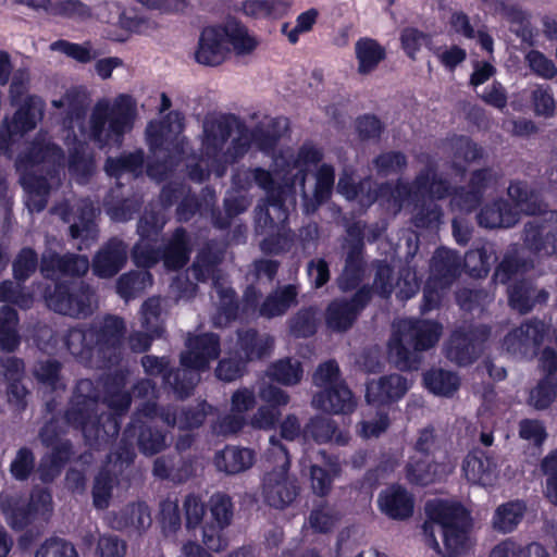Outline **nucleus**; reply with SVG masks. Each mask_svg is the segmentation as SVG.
<instances>
[{
  "label": "nucleus",
  "instance_id": "1",
  "mask_svg": "<svg viewBox=\"0 0 557 557\" xmlns=\"http://www.w3.org/2000/svg\"><path fill=\"white\" fill-rule=\"evenodd\" d=\"M323 158L322 150L312 143H305L296 153L289 149L280 150L273 156L272 171L262 168L242 170L233 177L236 187L249 188L252 183L267 194L270 208L259 207L256 212L257 227L275 228L277 235L262 240L261 250L267 253H278L288 248L290 237L285 231L284 223L288 216V206L295 203V196L299 193L304 200L305 211L312 212L325 201L334 186V169L322 164L314 177L315 186L313 199H309L305 189L307 174Z\"/></svg>",
  "mask_w": 557,
  "mask_h": 557
},
{
  "label": "nucleus",
  "instance_id": "2",
  "mask_svg": "<svg viewBox=\"0 0 557 557\" xmlns=\"http://www.w3.org/2000/svg\"><path fill=\"white\" fill-rule=\"evenodd\" d=\"M52 106L62 115L63 139L70 149L69 170L78 183H85L92 174L95 163L86 153V145L77 140L75 128L81 135H87L99 148L120 147L124 135L133 129L137 116L135 99L125 94L113 100H98L89 116L88 131L84 127L85 104L77 95L66 92L53 100Z\"/></svg>",
  "mask_w": 557,
  "mask_h": 557
},
{
  "label": "nucleus",
  "instance_id": "3",
  "mask_svg": "<svg viewBox=\"0 0 557 557\" xmlns=\"http://www.w3.org/2000/svg\"><path fill=\"white\" fill-rule=\"evenodd\" d=\"M235 120L226 116L208 117L203 123V135L199 162L190 169L189 176L201 182L210 174L221 177L227 166L242 158L251 148L271 153L277 144L283 131L286 128L284 119H271L262 122L253 129L238 128V136L232 140L226 149Z\"/></svg>",
  "mask_w": 557,
  "mask_h": 557
},
{
  "label": "nucleus",
  "instance_id": "4",
  "mask_svg": "<svg viewBox=\"0 0 557 557\" xmlns=\"http://www.w3.org/2000/svg\"><path fill=\"white\" fill-rule=\"evenodd\" d=\"M370 187L369 180L356 186L352 175L346 171L337 184L339 194L349 200L357 199L362 207L377 200L394 214L403 209H409L414 216L416 225L422 227L440 222L441 212L433 200L444 198L449 191L448 185L437 178L432 165L421 171L412 186L398 184L394 189L382 186L379 193H372Z\"/></svg>",
  "mask_w": 557,
  "mask_h": 557
},
{
  "label": "nucleus",
  "instance_id": "5",
  "mask_svg": "<svg viewBox=\"0 0 557 557\" xmlns=\"http://www.w3.org/2000/svg\"><path fill=\"white\" fill-rule=\"evenodd\" d=\"M104 397L102 405L114 411L109 416L98 417V395L90 380H82L76 386L72 408L66 412V421L79 428L88 442H106L119 433V422L114 414L125 411L131 404V397L122 388L125 385L124 374H116L103 384Z\"/></svg>",
  "mask_w": 557,
  "mask_h": 557
},
{
  "label": "nucleus",
  "instance_id": "6",
  "mask_svg": "<svg viewBox=\"0 0 557 557\" xmlns=\"http://www.w3.org/2000/svg\"><path fill=\"white\" fill-rule=\"evenodd\" d=\"M64 169V153L50 140L47 133H38L26 151L16 160L21 184L27 194L26 206L30 212L41 211L47 205L50 178L59 176Z\"/></svg>",
  "mask_w": 557,
  "mask_h": 557
},
{
  "label": "nucleus",
  "instance_id": "7",
  "mask_svg": "<svg viewBox=\"0 0 557 557\" xmlns=\"http://www.w3.org/2000/svg\"><path fill=\"white\" fill-rule=\"evenodd\" d=\"M425 513V543L437 554L443 557H457L471 548V519L461 505L433 499L426 503Z\"/></svg>",
  "mask_w": 557,
  "mask_h": 557
},
{
  "label": "nucleus",
  "instance_id": "8",
  "mask_svg": "<svg viewBox=\"0 0 557 557\" xmlns=\"http://www.w3.org/2000/svg\"><path fill=\"white\" fill-rule=\"evenodd\" d=\"M388 354L395 364L405 370L418 366L417 351L433 347L442 334V326L433 321L400 319L393 325Z\"/></svg>",
  "mask_w": 557,
  "mask_h": 557
},
{
  "label": "nucleus",
  "instance_id": "9",
  "mask_svg": "<svg viewBox=\"0 0 557 557\" xmlns=\"http://www.w3.org/2000/svg\"><path fill=\"white\" fill-rule=\"evenodd\" d=\"M219 355L220 343L214 334L189 336L186 341V350L181 355L182 369L175 374H164V380L173 386L178 396H187L199 381L198 372L207 370Z\"/></svg>",
  "mask_w": 557,
  "mask_h": 557
},
{
  "label": "nucleus",
  "instance_id": "10",
  "mask_svg": "<svg viewBox=\"0 0 557 557\" xmlns=\"http://www.w3.org/2000/svg\"><path fill=\"white\" fill-rule=\"evenodd\" d=\"M164 224V216L159 214H146L139 221L138 233L141 239L134 247L133 251L134 261L138 267L150 268L161 258L158 251L148 246L146 239L150 237L151 234L161 230ZM189 251L186 232L184 230H177L162 255L164 265L173 270L184 267L189 259Z\"/></svg>",
  "mask_w": 557,
  "mask_h": 557
},
{
  "label": "nucleus",
  "instance_id": "11",
  "mask_svg": "<svg viewBox=\"0 0 557 557\" xmlns=\"http://www.w3.org/2000/svg\"><path fill=\"white\" fill-rule=\"evenodd\" d=\"M508 196L515 202V209L509 208L503 200L485 207L478 218L481 226L510 227L517 223L519 213L534 215L545 212V206L539 195L522 182H512L508 187Z\"/></svg>",
  "mask_w": 557,
  "mask_h": 557
},
{
  "label": "nucleus",
  "instance_id": "12",
  "mask_svg": "<svg viewBox=\"0 0 557 557\" xmlns=\"http://www.w3.org/2000/svg\"><path fill=\"white\" fill-rule=\"evenodd\" d=\"M270 445L269 456L276 468L264 474L262 496L269 506L284 509L295 502L299 486L296 479L288 474L290 462L286 448L274 436L270 438Z\"/></svg>",
  "mask_w": 557,
  "mask_h": 557
},
{
  "label": "nucleus",
  "instance_id": "13",
  "mask_svg": "<svg viewBox=\"0 0 557 557\" xmlns=\"http://www.w3.org/2000/svg\"><path fill=\"white\" fill-rule=\"evenodd\" d=\"M125 325L117 317H107L98 329L82 331L71 330L65 345L70 352L82 359L98 356H107L110 350H115L124 334Z\"/></svg>",
  "mask_w": 557,
  "mask_h": 557
},
{
  "label": "nucleus",
  "instance_id": "14",
  "mask_svg": "<svg viewBox=\"0 0 557 557\" xmlns=\"http://www.w3.org/2000/svg\"><path fill=\"white\" fill-rule=\"evenodd\" d=\"M460 273V259L455 251L437 249L431 263V276L423 293V311L434 309L442 298V293Z\"/></svg>",
  "mask_w": 557,
  "mask_h": 557
},
{
  "label": "nucleus",
  "instance_id": "15",
  "mask_svg": "<svg viewBox=\"0 0 557 557\" xmlns=\"http://www.w3.org/2000/svg\"><path fill=\"white\" fill-rule=\"evenodd\" d=\"M210 516L202 524V543L212 552H221L227 546L224 530L231 525L234 505L230 496L213 494L209 499Z\"/></svg>",
  "mask_w": 557,
  "mask_h": 557
},
{
  "label": "nucleus",
  "instance_id": "16",
  "mask_svg": "<svg viewBox=\"0 0 557 557\" xmlns=\"http://www.w3.org/2000/svg\"><path fill=\"white\" fill-rule=\"evenodd\" d=\"M434 441L435 436L433 430L424 429L419 433L414 446V453L410 457L406 467V476L409 482L413 484L426 485L436 480H441L442 478L453 472L455 463L449 458H446L444 461H442V463L436 466L434 470L426 469L421 472H417V467L421 465L426 467L425 458L431 457L430 451L434 447Z\"/></svg>",
  "mask_w": 557,
  "mask_h": 557
},
{
  "label": "nucleus",
  "instance_id": "17",
  "mask_svg": "<svg viewBox=\"0 0 557 557\" xmlns=\"http://www.w3.org/2000/svg\"><path fill=\"white\" fill-rule=\"evenodd\" d=\"M50 493L44 490L32 494L27 507L18 499H9L2 508L8 524L15 530H23L33 523L46 522L52 510Z\"/></svg>",
  "mask_w": 557,
  "mask_h": 557
},
{
  "label": "nucleus",
  "instance_id": "18",
  "mask_svg": "<svg viewBox=\"0 0 557 557\" xmlns=\"http://www.w3.org/2000/svg\"><path fill=\"white\" fill-rule=\"evenodd\" d=\"M272 339L269 336H258L255 331H247L240 334L238 338L239 360L225 358L220 361L216 368V376L226 382L236 380L243 374L244 364L253 359L261 358L272 347Z\"/></svg>",
  "mask_w": 557,
  "mask_h": 557
},
{
  "label": "nucleus",
  "instance_id": "19",
  "mask_svg": "<svg viewBox=\"0 0 557 557\" xmlns=\"http://www.w3.org/2000/svg\"><path fill=\"white\" fill-rule=\"evenodd\" d=\"M183 117L178 112H170L159 121H152L146 128V140L150 150L159 158L161 151L181 153L184 138Z\"/></svg>",
  "mask_w": 557,
  "mask_h": 557
},
{
  "label": "nucleus",
  "instance_id": "20",
  "mask_svg": "<svg viewBox=\"0 0 557 557\" xmlns=\"http://www.w3.org/2000/svg\"><path fill=\"white\" fill-rule=\"evenodd\" d=\"M47 306L53 311L81 318L92 310V293L84 285H57L53 293L45 296Z\"/></svg>",
  "mask_w": 557,
  "mask_h": 557
},
{
  "label": "nucleus",
  "instance_id": "21",
  "mask_svg": "<svg viewBox=\"0 0 557 557\" xmlns=\"http://www.w3.org/2000/svg\"><path fill=\"white\" fill-rule=\"evenodd\" d=\"M44 114V102L38 97H28L25 107L16 111L11 121L0 127V149H8L23 135L35 128Z\"/></svg>",
  "mask_w": 557,
  "mask_h": 557
},
{
  "label": "nucleus",
  "instance_id": "22",
  "mask_svg": "<svg viewBox=\"0 0 557 557\" xmlns=\"http://www.w3.org/2000/svg\"><path fill=\"white\" fill-rule=\"evenodd\" d=\"M134 392L137 396L148 398V401L143 405L139 411L141 416L148 419V421H143L140 425L139 447L146 455L157 454L164 447L165 438L159 431L153 430V419L158 416V410L156 405L150 403V399L156 396V387L150 380H145L135 387Z\"/></svg>",
  "mask_w": 557,
  "mask_h": 557
},
{
  "label": "nucleus",
  "instance_id": "23",
  "mask_svg": "<svg viewBox=\"0 0 557 557\" xmlns=\"http://www.w3.org/2000/svg\"><path fill=\"white\" fill-rule=\"evenodd\" d=\"M371 298V289L367 286L357 290L350 300L339 298L333 300L325 313L326 324L334 331H346L356 321Z\"/></svg>",
  "mask_w": 557,
  "mask_h": 557
},
{
  "label": "nucleus",
  "instance_id": "24",
  "mask_svg": "<svg viewBox=\"0 0 557 557\" xmlns=\"http://www.w3.org/2000/svg\"><path fill=\"white\" fill-rule=\"evenodd\" d=\"M54 213L60 215L64 222L71 223V236L82 239V244L78 246L79 250L88 248L97 239L98 231L95 224L96 208L91 201L82 200L76 206L77 216L73 220L71 219L67 203L54 208Z\"/></svg>",
  "mask_w": 557,
  "mask_h": 557
},
{
  "label": "nucleus",
  "instance_id": "25",
  "mask_svg": "<svg viewBox=\"0 0 557 557\" xmlns=\"http://www.w3.org/2000/svg\"><path fill=\"white\" fill-rule=\"evenodd\" d=\"M230 58L221 24L208 26L200 33L194 52L195 61L203 66H219Z\"/></svg>",
  "mask_w": 557,
  "mask_h": 557
},
{
  "label": "nucleus",
  "instance_id": "26",
  "mask_svg": "<svg viewBox=\"0 0 557 557\" xmlns=\"http://www.w3.org/2000/svg\"><path fill=\"white\" fill-rule=\"evenodd\" d=\"M191 271L198 281H206L209 276L213 280L214 289L219 296V312L213 318V324L215 326H223L235 319L237 307L234 302V292L215 275L214 267L210 263H202V261L198 259L194 263Z\"/></svg>",
  "mask_w": 557,
  "mask_h": 557
},
{
  "label": "nucleus",
  "instance_id": "27",
  "mask_svg": "<svg viewBox=\"0 0 557 557\" xmlns=\"http://www.w3.org/2000/svg\"><path fill=\"white\" fill-rule=\"evenodd\" d=\"M547 329L542 321H528L504 338V347L512 355H534L543 343Z\"/></svg>",
  "mask_w": 557,
  "mask_h": 557
},
{
  "label": "nucleus",
  "instance_id": "28",
  "mask_svg": "<svg viewBox=\"0 0 557 557\" xmlns=\"http://www.w3.org/2000/svg\"><path fill=\"white\" fill-rule=\"evenodd\" d=\"M140 315L141 327L145 332H137L129 338L131 348L138 352L147 350L151 341L160 336L163 331L160 298L152 297L146 300L141 307Z\"/></svg>",
  "mask_w": 557,
  "mask_h": 557
},
{
  "label": "nucleus",
  "instance_id": "29",
  "mask_svg": "<svg viewBox=\"0 0 557 557\" xmlns=\"http://www.w3.org/2000/svg\"><path fill=\"white\" fill-rule=\"evenodd\" d=\"M525 243L530 249L541 255L557 253V211L546 213L544 223L535 221L525 226Z\"/></svg>",
  "mask_w": 557,
  "mask_h": 557
},
{
  "label": "nucleus",
  "instance_id": "30",
  "mask_svg": "<svg viewBox=\"0 0 557 557\" xmlns=\"http://www.w3.org/2000/svg\"><path fill=\"white\" fill-rule=\"evenodd\" d=\"M462 471L469 482L484 487L495 486L500 479L497 461L482 451L469 454L463 460Z\"/></svg>",
  "mask_w": 557,
  "mask_h": 557
},
{
  "label": "nucleus",
  "instance_id": "31",
  "mask_svg": "<svg viewBox=\"0 0 557 557\" xmlns=\"http://www.w3.org/2000/svg\"><path fill=\"white\" fill-rule=\"evenodd\" d=\"M40 270L47 277L83 276L89 270V260L85 256L46 252L41 258Z\"/></svg>",
  "mask_w": 557,
  "mask_h": 557
},
{
  "label": "nucleus",
  "instance_id": "32",
  "mask_svg": "<svg viewBox=\"0 0 557 557\" xmlns=\"http://www.w3.org/2000/svg\"><path fill=\"white\" fill-rule=\"evenodd\" d=\"M410 384L399 374L382 376L377 381L369 382L366 398L373 406L385 405L400 399L409 389Z\"/></svg>",
  "mask_w": 557,
  "mask_h": 557
},
{
  "label": "nucleus",
  "instance_id": "33",
  "mask_svg": "<svg viewBox=\"0 0 557 557\" xmlns=\"http://www.w3.org/2000/svg\"><path fill=\"white\" fill-rule=\"evenodd\" d=\"M312 407L334 414H347L355 410L356 400L350 389L342 382L317 393Z\"/></svg>",
  "mask_w": 557,
  "mask_h": 557
},
{
  "label": "nucleus",
  "instance_id": "34",
  "mask_svg": "<svg viewBox=\"0 0 557 557\" xmlns=\"http://www.w3.org/2000/svg\"><path fill=\"white\" fill-rule=\"evenodd\" d=\"M488 332L486 327L470 334L455 332L446 347V357L460 366L470 364L476 358L479 341L486 338Z\"/></svg>",
  "mask_w": 557,
  "mask_h": 557
},
{
  "label": "nucleus",
  "instance_id": "35",
  "mask_svg": "<svg viewBox=\"0 0 557 557\" xmlns=\"http://www.w3.org/2000/svg\"><path fill=\"white\" fill-rule=\"evenodd\" d=\"M126 258V246L123 242L113 238L109 240L96 255L92 263V270L99 277H111L121 270Z\"/></svg>",
  "mask_w": 557,
  "mask_h": 557
},
{
  "label": "nucleus",
  "instance_id": "36",
  "mask_svg": "<svg viewBox=\"0 0 557 557\" xmlns=\"http://www.w3.org/2000/svg\"><path fill=\"white\" fill-rule=\"evenodd\" d=\"M380 510L396 520L409 518L413 512V498L401 486L393 485L382 491L377 499Z\"/></svg>",
  "mask_w": 557,
  "mask_h": 557
},
{
  "label": "nucleus",
  "instance_id": "37",
  "mask_svg": "<svg viewBox=\"0 0 557 557\" xmlns=\"http://www.w3.org/2000/svg\"><path fill=\"white\" fill-rule=\"evenodd\" d=\"M221 26L230 55L231 53H234L237 57L249 55L259 46V39L257 36L243 23L232 20L222 23Z\"/></svg>",
  "mask_w": 557,
  "mask_h": 557
},
{
  "label": "nucleus",
  "instance_id": "38",
  "mask_svg": "<svg viewBox=\"0 0 557 557\" xmlns=\"http://www.w3.org/2000/svg\"><path fill=\"white\" fill-rule=\"evenodd\" d=\"M255 460L253 450L238 446H226L215 453L213 462L220 472L238 474L250 469Z\"/></svg>",
  "mask_w": 557,
  "mask_h": 557
},
{
  "label": "nucleus",
  "instance_id": "39",
  "mask_svg": "<svg viewBox=\"0 0 557 557\" xmlns=\"http://www.w3.org/2000/svg\"><path fill=\"white\" fill-rule=\"evenodd\" d=\"M151 522V513L144 503L131 504L110 519V525L113 529H129L138 533L145 532Z\"/></svg>",
  "mask_w": 557,
  "mask_h": 557
},
{
  "label": "nucleus",
  "instance_id": "40",
  "mask_svg": "<svg viewBox=\"0 0 557 557\" xmlns=\"http://www.w3.org/2000/svg\"><path fill=\"white\" fill-rule=\"evenodd\" d=\"M355 54L358 63V73L368 75L385 59L386 51L376 40L363 37L356 41Z\"/></svg>",
  "mask_w": 557,
  "mask_h": 557
},
{
  "label": "nucleus",
  "instance_id": "41",
  "mask_svg": "<svg viewBox=\"0 0 557 557\" xmlns=\"http://www.w3.org/2000/svg\"><path fill=\"white\" fill-rule=\"evenodd\" d=\"M496 181V175L491 170H481L473 173L471 177V190L466 195L456 193L453 197L451 205L461 210H472L480 200L481 191L491 186Z\"/></svg>",
  "mask_w": 557,
  "mask_h": 557
},
{
  "label": "nucleus",
  "instance_id": "42",
  "mask_svg": "<svg viewBox=\"0 0 557 557\" xmlns=\"http://www.w3.org/2000/svg\"><path fill=\"white\" fill-rule=\"evenodd\" d=\"M525 505L520 500H511L499 505L493 515L492 527L500 533L512 532L521 522Z\"/></svg>",
  "mask_w": 557,
  "mask_h": 557
},
{
  "label": "nucleus",
  "instance_id": "43",
  "mask_svg": "<svg viewBox=\"0 0 557 557\" xmlns=\"http://www.w3.org/2000/svg\"><path fill=\"white\" fill-rule=\"evenodd\" d=\"M534 289L529 282L519 281L508 289L509 305L520 313L530 311L536 302H545L548 294L545 290H539L534 296Z\"/></svg>",
  "mask_w": 557,
  "mask_h": 557
},
{
  "label": "nucleus",
  "instance_id": "44",
  "mask_svg": "<svg viewBox=\"0 0 557 557\" xmlns=\"http://www.w3.org/2000/svg\"><path fill=\"white\" fill-rule=\"evenodd\" d=\"M305 437H311L318 443L335 442L344 445L348 442V434L337 431L334 421L324 417L310 420L305 428Z\"/></svg>",
  "mask_w": 557,
  "mask_h": 557
},
{
  "label": "nucleus",
  "instance_id": "45",
  "mask_svg": "<svg viewBox=\"0 0 557 557\" xmlns=\"http://www.w3.org/2000/svg\"><path fill=\"white\" fill-rule=\"evenodd\" d=\"M297 290L293 285L276 289L260 307V315L273 318L284 314L296 302Z\"/></svg>",
  "mask_w": 557,
  "mask_h": 557
},
{
  "label": "nucleus",
  "instance_id": "46",
  "mask_svg": "<svg viewBox=\"0 0 557 557\" xmlns=\"http://www.w3.org/2000/svg\"><path fill=\"white\" fill-rule=\"evenodd\" d=\"M143 151H135L115 159H108L106 172L117 180H121L124 175L136 177L143 172Z\"/></svg>",
  "mask_w": 557,
  "mask_h": 557
},
{
  "label": "nucleus",
  "instance_id": "47",
  "mask_svg": "<svg viewBox=\"0 0 557 557\" xmlns=\"http://www.w3.org/2000/svg\"><path fill=\"white\" fill-rule=\"evenodd\" d=\"M18 318L15 310L8 306L0 308V349L13 351L20 345L17 334Z\"/></svg>",
  "mask_w": 557,
  "mask_h": 557
},
{
  "label": "nucleus",
  "instance_id": "48",
  "mask_svg": "<svg viewBox=\"0 0 557 557\" xmlns=\"http://www.w3.org/2000/svg\"><path fill=\"white\" fill-rule=\"evenodd\" d=\"M424 384L435 395L451 396L459 388L460 380L453 372L437 369L424 375Z\"/></svg>",
  "mask_w": 557,
  "mask_h": 557
},
{
  "label": "nucleus",
  "instance_id": "49",
  "mask_svg": "<svg viewBox=\"0 0 557 557\" xmlns=\"http://www.w3.org/2000/svg\"><path fill=\"white\" fill-rule=\"evenodd\" d=\"M302 368L299 361L292 359H281L271 364L267 371V375L283 384L296 385L302 377Z\"/></svg>",
  "mask_w": 557,
  "mask_h": 557
},
{
  "label": "nucleus",
  "instance_id": "50",
  "mask_svg": "<svg viewBox=\"0 0 557 557\" xmlns=\"http://www.w3.org/2000/svg\"><path fill=\"white\" fill-rule=\"evenodd\" d=\"M341 471L339 465L336 460H325L324 467H311V487L317 495L324 496L331 490L332 481L338 475Z\"/></svg>",
  "mask_w": 557,
  "mask_h": 557
},
{
  "label": "nucleus",
  "instance_id": "51",
  "mask_svg": "<svg viewBox=\"0 0 557 557\" xmlns=\"http://www.w3.org/2000/svg\"><path fill=\"white\" fill-rule=\"evenodd\" d=\"M502 14L511 24V29L524 42L533 44L534 33L530 25V15L515 5L502 3Z\"/></svg>",
  "mask_w": 557,
  "mask_h": 557
},
{
  "label": "nucleus",
  "instance_id": "52",
  "mask_svg": "<svg viewBox=\"0 0 557 557\" xmlns=\"http://www.w3.org/2000/svg\"><path fill=\"white\" fill-rule=\"evenodd\" d=\"M152 285V276L147 270H140L122 275L117 281V293L128 299Z\"/></svg>",
  "mask_w": 557,
  "mask_h": 557
},
{
  "label": "nucleus",
  "instance_id": "53",
  "mask_svg": "<svg viewBox=\"0 0 557 557\" xmlns=\"http://www.w3.org/2000/svg\"><path fill=\"white\" fill-rule=\"evenodd\" d=\"M210 408L207 404L199 405L193 411H181L177 416L176 412H161L162 420L169 425H177L181 430H189L199 426L207 416V409Z\"/></svg>",
  "mask_w": 557,
  "mask_h": 557
},
{
  "label": "nucleus",
  "instance_id": "54",
  "mask_svg": "<svg viewBox=\"0 0 557 557\" xmlns=\"http://www.w3.org/2000/svg\"><path fill=\"white\" fill-rule=\"evenodd\" d=\"M338 520V512L333 507L321 504L310 512L308 524L317 533H327L335 528Z\"/></svg>",
  "mask_w": 557,
  "mask_h": 557
},
{
  "label": "nucleus",
  "instance_id": "55",
  "mask_svg": "<svg viewBox=\"0 0 557 557\" xmlns=\"http://www.w3.org/2000/svg\"><path fill=\"white\" fill-rule=\"evenodd\" d=\"M318 17L319 11L313 8L309 9L296 17L294 26L289 23H284L281 30L287 37L288 41L295 45L298 42L300 35L312 30Z\"/></svg>",
  "mask_w": 557,
  "mask_h": 557
},
{
  "label": "nucleus",
  "instance_id": "56",
  "mask_svg": "<svg viewBox=\"0 0 557 557\" xmlns=\"http://www.w3.org/2000/svg\"><path fill=\"white\" fill-rule=\"evenodd\" d=\"M183 509L186 529L195 530L199 527L202 529V524L206 521L207 507L201 497L196 494H188L184 498Z\"/></svg>",
  "mask_w": 557,
  "mask_h": 557
},
{
  "label": "nucleus",
  "instance_id": "57",
  "mask_svg": "<svg viewBox=\"0 0 557 557\" xmlns=\"http://www.w3.org/2000/svg\"><path fill=\"white\" fill-rule=\"evenodd\" d=\"M557 391V380L545 376L530 392L529 404L535 409H546L554 400Z\"/></svg>",
  "mask_w": 557,
  "mask_h": 557
},
{
  "label": "nucleus",
  "instance_id": "58",
  "mask_svg": "<svg viewBox=\"0 0 557 557\" xmlns=\"http://www.w3.org/2000/svg\"><path fill=\"white\" fill-rule=\"evenodd\" d=\"M50 49L61 52L81 63H88L98 55L89 42L79 45L66 40H57L50 45Z\"/></svg>",
  "mask_w": 557,
  "mask_h": 557
},
{
  "label": "nucleus",
  "instance_id": "59",
  "mask_svg": "<svg viewBox=\"0 0 557 557\" xmlns=\"http://www.w3.org/2000/svg\"><path fill=\"white\" fill-rule=\"evenodd\" d=\"M35 557H78L75 546L63 539L45 541L36 550Z\"/></svg>",
  "mask_w": 557,
  "mask_h": 557
},
{
  "label": "nucleus",
  "instance_id": "60",
  "mask_svg": "<svg viewBox=\"0 0 557 557\" xmlns=\"http://www.w3.org/2000/svg\"><path fill=\"white\" fill-rule=\"evenodd\" d=\"M160 523L165 536L181 528L180 507L176 499H165L160 504Z\"/></svg>",
  "mask_w": 557,
  "mask_h": 557
},
{
  "label": "nucleus",
  "instance_id": "61",
  "mask_svg": "<svg viewBox=\"0 0 557 557\" xmlns=\"http://www.w3.org/2000/svg\"><path fill=\"white\" fill-rule=\"evenodd\" d=\"M359 435L363 438L379 437L389 426L388 416L379 411L375 414L372 412L367 413L364 419L359 424Z\"/></svg>",
  "mask_w": 557,
  "mask_h": 557
},
{
  "label": "nucleus",
  "instance_id": "62",
  "mask_svg": "<svg viewBox=\"0 0 557 557\" xmlns=\"http://www.w3.org/2000/svg\"><path fill=\"white\" fill-rule=\"evenodd\" d=\"M361 280V260L358 253L352 252L347 257L345 269L338 278V287L347 292L355 288Z\"/></svg>",
  "mask_w": 557,
  "mask_h": 557
},
{
  "label": "nucleus",
  "instance_id": "63",
  "mask_svg": "<svg viewBox=\"0 0 557 557\" xmlns=\"http://www.w3.org/2000/svg\"><path fill=\"white\" fill-rule=\"evenodd\" d=\"M59 372L60 364L55 361L39 362L34 370L37 380L51 391L64 387Z\"/></svg>",
  "mask_w": 557,
  "mask_h": 557
},
{
  "label": "nucleus",
  "instance_id": "64",
  "mask_svg": "<svg viewBox=\"0 0 557 557\" xmlns=\"http://www.w3.org/2000/svg\"><path fill=\"white\" fill-rule=\"evenodd\" d=\"M37 265V253L30 248H23L13 262V274L15 280L25 281L35 272Z\"/></svg>",
  "mask_w": 557,
  "mask_h": 557
}]
</instances>
